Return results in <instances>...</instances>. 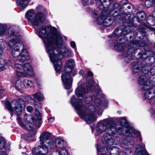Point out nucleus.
<instances>
[{
    "mask_svg": "<svg viewBox=\"0 0 155 155\" xmlns=\"http://www.w3.org/2000/svg\"><path fill=\"white\" fill-rule=\"evenodd\" d=\"M19 31V28L15 25L10 26L8 29V38L9 41L8 45L12 48V56L18 58L13 62L10 60L7 62L4 59L1 58L0 72L5 70L8 66H10L15 69L18 77L25 78L27 75L33 76L34 75V71L29 63H27L21 64L18 62V61L23 62L29 59V53L24 48L22 43L20 42V35H17Z\"/></svg>",
    "mask_w": 155,
    "mask_h": 155,
    "instance_id": "f257e3e1",
    "label": "nucleus"
},
{
    "mask_svg": "<svg viewBox=\"0 0 155 155\" xmlns=\"http://www.w3.org/2000/svg\"><path fill=\"white\" fill-rule=\"evenodd\" d=\"M35 31L36 34L42 39L56 72L60 73L62 65L61 59L63 55L67 57L72 56L71 49L61 48L62 45V36L55 28H47L43 26L41 29H36Z\"/></svg>",
    "mask_w": 155,
    "mask_h": 155,
    "instance_id": "f03ea898",
    "label": "nucleus"
},
{
    "mask_svg": "<svg viewBox=\"0 0 155 155\" xmlns=\"http://www.w3.org/2000/svg\"><path fill=\"white\" fill-rule=\"evenodd\" d=\"M75 93L78 99L73 96L70 99V102L78 114L88 124L95 121L97 117L95 115L96 108L94 105H90L87 110L83 104L82 99L86 93L85 88L79 86L76 90Z\"/></svg>",
    "mask_w": 155,
    "mask_h": 155,
    "instance_id": "7ed1b4c3",
    "label": "nucleus"
},
{
    "mask_svg": "<svg viewBox=\"0 0 155 155\" xmlns=\"http://www.w3.org/2000/svg\"><path fill=\"white\" fill-rule=\"evenodd\" d=\"M116 130V124L108 119H105L100 121L97 124L95 136H99L105 131L107 133L114 136L115 137H118L119 136V133H114Z\"/></svg>",
    "mask_w": 155,
    "mask_h": 155,
    "instance_id": "20e7f679",
    "label": "nucleus"
},
{
    "mask_svg": "<svg viewBox=\"0 0 155 155\" xmlns=\"http://www.w3.org/2000/svg\"><path fill=\"white\" fill-rule=\"evenodd\" d=\"M36 9L38 12L36 14L34 10L30 9L25 15L28 21L33 26H38L43 23L45 18L44 11L47 12L46 9L42 6H38Z\"/></svg>",
    "mask_w": 155,
    "mask_h": 155,
    "instance_id": "39448f33",
    "label": "nucleus"
},
{
    "mask_svg": "<svg viewBox=\"0 0 155 155\" xmlns=\"http://www.w3.org/2000/svg\"><path fill=\"white\" fill-rule=\"evenodd\" d=\"M120 125L116 128L114 133L118 132L125 135L126 136L131 137H138L140 141L142 138L140 137V133L134 128L130 127L126 120V118L122 117L120 119Z\"/></svg>",
    "mask_w": 155,
    "mask_h": 155,
    "instance_id": "423d86ee",
    "label": "nucleus"
},
{
    "mask_svg": "<svg viewBox=\"0 0 155 155\" xmlns=\"http://www.w3.org/2000/svg\"><path fill=\"white\" fill-rule=\"evenodd\" d=\"M75 65V62L73 59L68 60L66 63L64 71L62 73L61 79L64 87L66 89H69L71 87L72 80L70 73L73 70Z\"/></svg>",
    "mask_w": 155,
    "mask_h": 155,
    "instance_id": "0eeeda50",
    "label": "nucleus"
},
{
    "mask_svg": "<svg viewBox=\"0 0 155 155\" xmlns=\"http://www.w3.org/2000/svg\"><path fill=\"white\" fill-rule=\"evenodd\" d=\"M12 104L14 105L13 108L12 107L9 102L7 101L5 102L6 108L17 115L20 114L22 110H24L25 107V102L21 98L13 101L12 102Z\"/></svg>",
    "mask_w": 155,
    "mask_h": 155,
    "instance_id": "6e6552de",
    "label": "nucleus"
},
{
    "mask_svg": "<svg viewBox=\"0 0 155 155\" xmlns=\"http://www.w3.org/2000/svg\"><path fill=\"white\" fill-rule=\"evenodd\" d=\"M102 13L101 15L99 17L97 20V23L100 25L103 24L104 26L106 27L109 26L111 25L113 22V19L110 16H106L103 14H104V11H97L94 12V13L93 16L94 18H96L98 14Z\"/></svg>",
    "mask_w": 155,
    "mask_h": 155,
    "instance_id": "1a4fd4ad",
    "label": "nucleus"
},
{
    "mask_svg": "<svg viewBox=\"0 0 155 155\" xmlns=\"http://www.w3.org/2000/svg\"><path fill=\"white\" fill-rule=\"evenodd\" d=\"M41 144L47 145L50 147H53L54 140L51 138V134L47 132H44L41 134L39 137Z\"/></svg>",
    "mask_w": 155,
    "mask_h": 155,
    "instance_id": "9d476101",
    "label": "nucleus"
},
{
    "mask_svg": "<svg viewBox=\"0 0 155 155\" xmlns=\"http://www.w3.org/2000/svg\"><path fill=\"white\" fill-rule=\"evenodd\" d=\"M115 48L118 51H121L123 53V55L125 57H127V55H129L132 54L134 51V48H130L128 47L127 48L124 43L118 42L114 45Z\"/></svg>",
    "mask_w": 155,
    "mask_h": 155,
    "instance_id": "9b49d317",
    "label": "nucleus"
},
{
    "mask_svg": "<svg viewBox=\"0 0 155 155\" xmlns=\"http://www.w3.org/2000/svg\"><path fill=\"white\" fill-rule=\"evenodd\" d=\"M111 136H113L107 133L104 134L101 139V142L107 150L112 147L115 141L114 139ZM113 137H114V136Z\"/></svg>",
    "mask_w": 155,
    "mask_h": 155,
    "instance_id": "f8f14e48",
    "label": "nucleus"
},
{
    "mask_svg": "<svg viewBox=\"0 0 155 155\" xmlns=\"http://www.w3.org/2000/svg\"><path fill=\"white\" fill-rule=\"evenodd\" d=\"M138 82L140 85H143V90H147L152 88L149 78L146 75H141L138 79Z\"/></svg>",
    "mask_w": 155,
    "mask_h": 155,
    "instance_id": "ddd939ff",
    "label": "nucleus"
},
{
    "mask_svg": "<svg viewBox=\"0 0 155 155\" xmlns=\"http://www.w3.org/2000/svg\"><path fill=\"white\" fill-rule=\"evenodd\" d=\"M124 26L121 25L115 28L114 31L115 35L118 36L117 40L120 41L124 37L125 35L128 34L130 32L129 27H126L123 30Z\"/></svg>",
    "mask_w": 155,
    "mask_h": 155,
    "instance_id": "4468645a",
    "label": "nucleus"
},
{
    "mask_svg": "<svg viewBox=\"0 0 155 155\" xmlns=\"http://www.w3.org/2000/svg\"><path fill=\"white\" fill-rule=\"evenodd\" d=\"M33 148L32 150V153L34 154H38L40 155H45L48 152V150L52 147H50L47 145L41 144Z\"/></svg>",
    "mask_w": 155,
    "mask_h": 155,
    "instance_id": "2eb2a0df",
    "label": "nucleus"
},
{
    "mask_svg": "<svg viewBox=\"0 0 155 155\" xmlns=\"http://www.w3.org/2000/svg\"><path fill=\"white\" fill-rule=\"evenodd\" d=\"M55 145L56 151L61 150L64 155H67V151L64 148L66 143L63 139L60 138H56L55 140Z\"/></svg>",
    "mask_w": 155,
    "mask_h": 155,
    "instance_id": "dca6fc26",
    "label": "nucleus"
},
{
    "mask_svg": "<svg viewBox=\"0 0 155 155\" xmlns=\"http://www.w3.org/2000/svg\"><path fill=\"white\" fill-rule=\"evenodd\" d=\"M87 92L89 93L94 92L96 95L99 92L101 89L99 87L98 85L94 86L93 81L91 80L90 81L87 86Z\"/></svg>",
    "mask_w": 155,
    "mask_h": 155,
    "instance_id": "f3484780",
    "label": "nucleus"
},
{
    "mask_svg": "<svg viewBox=\"0 0 155 155\" xmlns=\"http://www.w3.org/2000/svg\"><path fill=\"white\" fill-rule=\"evenodd\" d=\"M93 101L94 105L97 107L99 106L101 104V101L100 99L94 96L93 97L91 96L87 95L85 98V101L87 104H89Z\"/></svg>",
    "mask_w": 155,
    "mask_h": 155,
    "instance_id": "a211bd4d",
    "label": "nucleus"
},
{
    "mask_svg": "<svg viewBox=\"0 0 155 155\" xmlns=\"http://www.w3.org/2000/svg\"><path fill=\"white\" fill-rule=\"evenodd\" d=\"M135 155H148L145 146L143 144H138L136 146L135 150Z\"/></svg>",
    "mask_w": 155,
    "mask_h": 155,
    "instance_id": "6ab92c4d",
    "label": "nucleus"
},
{
    "mask_svg": "<svg viewBox=\"0 0 155 155\" xmlns=\"http://www.w3.org/2000/svg\"><path fill=\"white\" fill-rule=\"evenodd\" d=\"M96 2L99 4V6L97 8V10L100 9V11H103L104 8H107L110 3L109 0H97Z\"/></svg>",
    "mask_w": 155,
    "mask_h": 155,
    "instance_id": "aec40b11",
    "label": "nucleus"
},
{
    "mask_svg": "<svg viewBox=\"0 0 155 155\" xmlns=\"http://www.w3.org/2000/svg\"><path fill=\"white\" fill-rule=\"evenodd\" d=\"M151 59L152 58L149 57H147L145 61H144L145 62V64H142L141 68H142V72L143 73L146 74L149 72L151 64L149 62L146 63V62L148 61H150Z\"/></svg>",
    "mask_w": 155,
    "mask_h": 155,
    "instance_id": "412c9836",
    "label": "nucleus"
},
{
    "mask_svg": "<svg viewBox=\"0 0 155 155\" xmlns=\"http://www.w3.org/2000/svg\"><path fill=\"white\" fill-rule=\"evenodd\" d=\"M121 143L127 148L131 147L134 145V143L130 138L125 137L120 140Z\"/></svg>",
    "mask_w": 155,
    "mask_h": 155,
    "instance_id": "4be33fe9",
    "label": "nucleus"
},
{
    "mask_svg": "<svg viewBox=\"0 0 155 155\" xmlns=\"http://www.w3.org/2000/svg\"><path fill=\"white\" fill-rule=\"evenodd\" d=\"M24 119L26 120L27 119H31V121L33 122V124L38 127H39L42 123L41 120H36L31 116L25 115L24 116Z\"/></svg>",
    "mask_w": 155,
    "mask_h": 155,
    "instance_id": "5701e85b",
    "label": "nucleus"
},
{
    "mask_svg": "<svg viewBox=\"0 0 155 155\" xmlns=\"http://www.w3.org/2000/svg\"><path fill=\"white\" fill-rule=\"evenodd\" d=\"M31 0H16V3L18 6L25 8L27 6Z\"/></svg>",
    "mask_w": 155,
    "mask_h": 155,
    "instance_id": "b1692460",
    "label": "nucleus"
},
{
    "mask_svg": "<svg viewBox=\"0 0 155 155\" xmlns=\"http://www.w3.org/2000/svg\"><path fill=\"white\" fill-rule=\"evenodd\" d=\"M152 88H152L147 90H147L144 94V97L145 99L150 100L153 98L155 96V94L152 93L150 91Z\"/></svg>",
    "mask_w": 155,
    "mask_h": 155,
    "instance_id": "393cba45",
    "label": "nucleus"
},
{
    "mask_svg": "<svg viewBox=\"0 0 155 155\" xmlns=\"http://www.w3.org/2000/svg\"><path fill=\"white\" fill-rule=\"evenodd\" d=\"M107 150L110 151V155H118L120 153L119 149L116 146H113L110 147Z\"/></svg>",
    "mask_w": 155,
    "mask_h": 155,
    "instance_id": "a878e982",
    "label": "nucleus"
},
{
    "mask_svg": "<svg viewBox=\"0 0 155 155\" xmlns=\"http://www.w3.org/2000/svg\"><path fill=\"white\" fill-rule=\"evenodd\" d=\"M145 64V62L144 61H142L141 62H138L133 68V71L134 73H137L141 69V68L142 64L144 65Z\"/></svg>",
    "mask_w": 155,
    "mask_h": 155,
    "instance_id": "bb28decb",
    "label": "nucleus"
},
{
    "mask_svg": "<svg viewBox=\"0 0 155 155\" xmlns=\"http://www.w3.org/2000/svg\"><path fill=\"white\" fill-rule=\"evenodd\" d=\"M25 121L26 122L25 124V129H26L28 130H30L32 129L33 128V124L31 123V120L27 119L25 120L24 119Z\"/></svg>",
    "mask_w": 155,
    "mask_h": 155,
    "instance_id": "cd10ccee",
    "label": "nucleus"
},
{
    "mask_svg": "<svg viewBox=\"0 0 155 155\" xmlns=\"http://www.w3.org/2000/svg\"><path fill=\"white\" fill-rule=\"evenodd\" d=\"M22 82L24 88L29 86L31 87L34 84L33 82L28 79H25Z\"/></svg>",
    "mask_w": 155,
    "mask_h": 155,
    "instance_id": "c85d7f7f",
    "label": "nucleus"
},
{
    "mask_svg": "<svg viewBox=\"0 0 155 155\" xmlns=\"http://www.w3.org/2000/svg\"><path fill=\"white\" fill-rule=\"evenodd\" d=\"M15 88L18 91H20L23 88L24 85H23L22 82L20 80H17L15 83Z\"/></svg>",
    "mask_w": 155,
    "mask_h": 155,
    "instance_id": "c756f323",
    "label": "nucleus"
},
{
    "mask_svg": "<svg viewBox=\"0 0 155 155\" xmlns=\"http://www.w3.org/2000/svg\"><path fill=\"white\" fill-rule=\"evenodd\" d=\"M7 28L6 25L0 23V37L5 34Z\"/></svg>",
    "mask_w": 155,
    "mask_h": 155,
    "instance_id": "7c9ffc66",
    "label": "nucleus"
},
{
    "mask_svg": "<svg viewBox=\"0 0 155 155\" xmlns=\"http://www.w3.org/2000/svg\"><path fill=\"white\" fill-rule=\"evenodd\" d=\"M32 96L36 99L38 101H41L43 100L44 97L43 94L40 92H38L32 95Z\"/></svg>",
    "mask_w": 155,
    "mask_h": 155,
    "instance_id": "2f4dec72",
    "label": "nucleus"
},
{
    "mask_svg": "<svg viewBox=\"0 0 155 155\" xmlns=\"http://www.w3.org/2000/svg\"><path fill=\"white\" fill-rule=\"evenodd\" d=\"M97 0H82L83 5H92L93 3L96 2Z\"/></svg>",
    "mask_w": 155,
    "mask_h": 155,
    "instance_id": "473e14b6",
    "label": "nucleus"
},
{
    "mask_svg": "<svg viewBox=\"0 0 155 155\" xmlns=\"http://www.w3.org/2000/svg\"><path fill=\"white\" fill-rule=\"evenodd\" d=\"M154 4H155V0H146L145 2V6L148 8L151 7Z\"/></svg>",
    "mask_w": 155,
    "mask_h": 155,
    "instance_id": "72a5a7b5",
    "label": "nucleus"
},
{
    "mask_svg": "<svg viewBox=\"0 0 155 155\" xmlns=\"http://www.w3.org/2000/svg\"><path fill=\"white\" fill-rule=\"evenodd\" d=\"M6 144V141L2 137H0V150L3 149Z\"/></svg>",
    "mask_w": 155,
    "mask_h": 155,
    "instance_id": "f704fd0d",
    "label": "nucleus"
},
{
    "mask_svg": "<svg viewBox=\"0 0 155 155\" xmlns=\"http://www.w3.org/2000/svg\"><path fill=\"white\" fill-rule=\"evenodd\" d=\"M137 16L139 18L143 20L146 18V14L144 12H138L137 14Z\"/></svg>",
    "mask_w": 155,
    "mask_h": 155,
    "instance_id": "c9c22d12",
    "label": "nucleus"
},
{
    "mask_svg": "<svg viewBox=\"0 0 155 155\" xmlns=\"http://www.w3.org/2000/svg\"><path fill=\"white\" fill-rule=\"evenodd\" d=\"M33 104L36 109L38 108H41L42 106V105L41 103L35 101H34Z\"/></svg>",
    "mask_w": 155,
    "mask_h": 155,
    "instance_id": "e433bc0d",
    "label": "nucleus"
},
{
    "mask_svg": "<svg viewBox=\"0 0 155 155\" xmlns=\"http://www.w3.org/2000/svg\"><path fill=\"white\" fill-rule=\"evenodd\" d=\"M21 137L23 140L28 141H29L30 137L28 134H23L21 135Z\"/></svg>",
    "mask_w": 155,
    "mask_h": 155,
    "instance_id": "4c0bfd02",
    "label": "nucleus"
},
{
    "mask_svg": "<svg viewBox=\"0 0 155 155\" xmlns=\"http://www.w3.org/2000/svg\"><path fill=\"white\" fill-rule=\"evenodd\" d=\"M35 114L37 117L38 119L41 120V114L40 113L37 109H35Z\"/></svg>",
    "mask_w": 155,
    "mask_h": 155,
    "instance_id": "58836bf2",
    "label": "nucleus"
},
{
    "mask_svg": "<svg viewBox=\"0 0 155 155\" xmlns=\"http://www.w3.org/2000/svg\"><path fill=\"white\" fill-rule=\"evenodd\" d=\"M17 119L20 125L24 129H25V124L22 122L20 118L18 116Z\"/></svg>",
    "mask_w": 155,
    "mask_h": 155,
    "instance_id": "ea45409f",
    "label": "nucleus"
},
{
    "mask_svg": "<svg viewBox=\"0 0 155 155\" xmlns=\"http://www.w3.org/2000/svg\"><path fill=\"white\" fill-rule=\"evenodd\" d=\"M96 147L98 152H103L104 150V148L99 145L97 144Z\"/></svg>",
    "mask_w": 155,
    "mask_h": 155,
    "instance_id": "a19ab883",
    "label": "nucleus"
},
{
    "mask_svg": "<svg viewBox=\"0 0 155 155\" xmlns=\"http://www.w3.org/2000/svg\"><path fill=\"white\" fill-rule=\"evenodd\" d=\"M70 45L72 48L74 49L75 51L77 52L75 42L74 41H71L70 42Z\"/></svg>",
    "mask_w": 155,
    "mask_h": 155,
    "instance_id": "79ce46f5",
    "label": "nucleus"
},
{
    "mask_svg": "<svg viewBox=\"0 0 155 155\" xmlns=\"http://www.w3.org/2000/svg\"><path fill=\"white\" fill-rule=\"evenodd\" d=\"M130 45V46L131 45H140L139 41L134 40L131 41Z\"/></svg>",
    "mask_w": 155,
    "mask_h": 155,
    "instance_id": "37998d69",
    "label": "nucleus"
},
{
    "mask_svg": "<svg viewBox=\"0 0 155 155\" xmlns=\"http://www.w3.org/2000/svg\"><path fill=\"white\" fill-rule=\"evenodd\" d=\"M147 54H148L149 55L150 54L151 55L150 56L153 58V59H154V56H155V52H154L152 51L147 52Z\"/></svg>",
    "mask_w": 155,
    "mask_h": 155,
    "instance_id": "c03bdc74",
    "label": "nucleus"
},
{
    "mask_svg": "<svg viewBox=\"0 0 155 155\" xmlns=\"http://www.w3.org/2000/svg\"><path fill=\"white\" fill-rule=\"evenodd\" d=\"M36 133V131L35 130H32L30 132L29 135L30 137H34Z\"/></svg>",
    "mask_w": 155,
    "mask_h": 155,
    "instance_id": "a18cd8bd",
    "label": "nucleus"
},
{
    "mask_svg": "<svg viewBox=\"0 0 155 155\" xmlns=\"http://www.w3.org/2000/svg\"><path fill=\"white\" fill-rule=\"evenodd\" d=\"M5 94V91L4 90H0V99L2 98Z\"/></svg>",
    "mask_w": 155,
    "mask_h": 155,
    "instance_id": "49530a36",
    "label": "nucleus"
},
{
    "mask_svg": "<svg viewBox=\"0 0 155 155\" xmlns=\"http://www.w3.org/2000/svg\"><path fill=\"white\" fill-rule=\"evenodd\" d=\"M26 109L28 112H31L33 110V108L31 106H28L27 107Z\"/></svg>",
    "mask_w": 155,
    "mask_h": 155,
    "instance_id": "de8ad7c7",
    "label": "nucleus"
},
{
    "mask_svg": "<svg viewBox=\"0 0 155 155\" xmlns=\"http://www.w3.org/2000/svg\"><path fill=\"white\" fill-rule=\"evenodd\" d=\"M150 73L152 75H155V66L150 70Z\"/></svg>",
    "mask_w": 155,
    "mask_h": 155,
    "instance_id": "09e8293b",
    "label": "nucleus"
},
{
    "mask_svg": "<svg viewBox=\"0 0 155 155\" xmlns=\"http://www.w3.org/2000/svg\"><path fill=\"white\" fill-rule=\"evenodd\" d=\"M150 112L151 114L153 115V117L155 116V109H154L153 108H151L150 110Z\"/></svg>",
    "mask_w": 155,
    "mask_h": 155,
    "instance_id": "8fccbe9b",
    "label": "nucleus"
},
{
    "mask_svg": "<svg viewBox=\"0 0 155 155\" xmlns=\"http://www.w3.org/2000/svg\"><path fill=\"white\" fill-rule=\"evenodd\" d=\"M3 53V48L2 45L0 44V57L2 55Z\"/></svg>",
    "mask_w": 155,
    "mask_h": 155,
    "instance_id": "3c124183",
    "label": "nucleus"
},
{
    "mask_svg": "<svg viewBox=\"0 0 155 155\" xmlns=\"http://www.w3.org/2000/svg\"><path fill=\"white\" fill-rule=\"evenodd\" d=\"M102 110L101 109H99L97 111V113L99 115H101L102 113Z\"/></svg>",
    "mask_w": 155,
    "mask_h": 155,
    "instance_id": "603ef678",
    "label": "nucleus"
},
{
    "mask_svg": "<svg viewBox=\"0 0 155 155\" xmlns=\"http://www.w3.org/2000/svg\"><path fill=\"white\" fill-rule=\"evenodd\" d=\"M57 152H58V155H64V154L62 152V151L61 150H59L58 151H56ZM68 155V153L67 152V155Z\"/></svg>",
    "mask_w": 155,
    "mask_h": 155,
    "instance_id": "864d4df0",
    "label": "nucleus"
},
{
    "mask_svg": "<svg viewBox=\"0 0 155 155\" xmlns=\"http://www.w3.org/2000/svg\"><path fill=\"white\" fill-rule=\"evenodd\" d=\"M36 81L37 82V84H38V86H41V81L38 78H36Z\"/></svg>",
    "mask_w": 155,
    "mask_h": 155,
    "instance_id": "5fc2aeb1",
    "label": "nucleus"
},
{
    "mask_svg": "<svg viewBox=\"0 0 155 155\" xmlns=\"http://www.w3.org/2000/svg\"><path fill=\"white\" fill-rule=\"evenodd\" d=\"M7 154L5 151L3 150L0 151V155H7Z\"/></svg>",
    "mask_w": 155,
    "mask_h": 155,
    "instance_id": "6e6d98bb",
    "label": "nucleus"
},
{
    "mask_svg": "<svg viewBox=\"0 0 155 155\" xmlns=\"http://www.w3.org/2000/svg\"><path fill=\"white\" fill-rule=\"evenodd\" d=\"M48 121L50 122H53L54 120V119L53 117H51L48 118Z\"/></svg>",
    "mask_w": 155,
    "mask_h": 155,
    "instance_id": "4d7b16f0",
    "label": "nucleus"
},
{
    "mask_svg": "<svg viewBox=\"0 0 155 155\" xmlns=\"http://www.w3.org/2000/svg\"><path fill=\"white\" fill-rule=\"evenodd\" d=\"M93 74L92 72L90 71H88L87 72V75L90 77H92L93 76Z\"/></svg>",
    "mask_w": 155,
    "mask_h": 155,
    "instance_id": "13d9d810",
    "label": "nucleus"
},
{
    "mask_svg": "<svg viewBox=\"0 0 155 155\" xmlns=\"http://www.w3.org/2000/svg\"><path fill=\"white\" fill-rule=\"evenodd\" d=\"M150 29L151 31L153 32L154 34L155 35V28L153 27H151L150 28Z\"/></svg>",
    "mask_w": 155,
    "mask_h": 155,
    "instance_id": "bf43d9fd",
    "label": "nucleus"
},
{
    "mask_svg": "<svg viewBox=\"0 0 155 155\" xmlns=\"http://www.w3.org/2000/svg\"><path fill=\"white\" fill-rule=\"evenodd\" d=\"M84 71L83 70H81L79 72V74H84Z\"/></svg>",
    "mask_w": 155,
    "mask_h": 155,
    "instance_id": "052dcab7",
    "label": "nucleus"
},
{
    "mask_svg": "<svg viewBox=\"0 0 155 155\" xmlns=\"http://www.w3.org/2000/svg\"><path fill=\"white\" fill-rule=\"evenodd\" d=\"M25 150H27V151L28 152L29 151H30L31 150V149L29 148L27 149V148L26 147H25Z\"/></svg>",
    "mask_w": 155,
    "mask_h": 155,
    "instance_id": "680f3d73",
    "label": "nucleus"
},
{
    "mask_svg": "<svg viewBox=\"0 0 155 155\" xmlns=\"http://www.w3.org/2000/svg\"><path fill=\"white\" fill-rule=\"evenodd\" d=\"M77 73V71L76 70H74V72L73 74V76H74V75H75Z\"/></svg>",
    "mask_w": 155,
    "mask_h": 155,
    "instance_id": "e2e57ef3",
    "label": "nucleus"
},
{
    "mask_svg": "<svg viewBox=\"0 0 155 155\" xmlns=\"http://www.w3.org/2000/svg\"><path fill=\"white\" fill-rule=\"evenodd\" d=\"M32 155H40L39 154H34V153H32Z\"/></svg>",
    "mask_w": 155,
    "mask_h": 155,
    "instance_id": "0e129e2a",
    "label": "nucleus"
},
{
    "mask_svg": "<svg viewBox=\"0 0 155 155\" xmlns=\"http://www.w3.org/2000/svg\"><path fill=\"white\" fill-rule=\"evenodd\" d=\"M71 91H68V94L69 95V93H71Z\"/></svg>",
    "mask_w": 155,
    "mask_h": 155,
    "instance_id": "69168bd1",
    "label": "nucleus"
},
{
    "mask_svg": "<svg viewBox=\"0 0 155 155\" xmlns=\"http://www.w3.org/2000/svg\"><path fill=\"white\" fill-rule=\"evenodd\" d=\"M101 96H102V97H104L105 95L103 94H102L101 95Z\"/></svg>",
    "mask_w": 155,
    "mask_h": 155,
    "instance_id": "338daca9",
    "label": "nucleus"
},
{
    "mask_svg": "<svg viewBox=\"0 0 155 155\" xmlns=\"http://www.w3.org/2000/svg\"><path fill=\"white\" fill-rule=\"evenodd\" d=\"M22 154H24V155H26V153L25 152H23L22 153Z\"/></svg>",
    "mask_w": 155,
    "mask_h": 155,
    "instance_id": "774afa93",
    "label": "nucleus"
}]
</instances>
